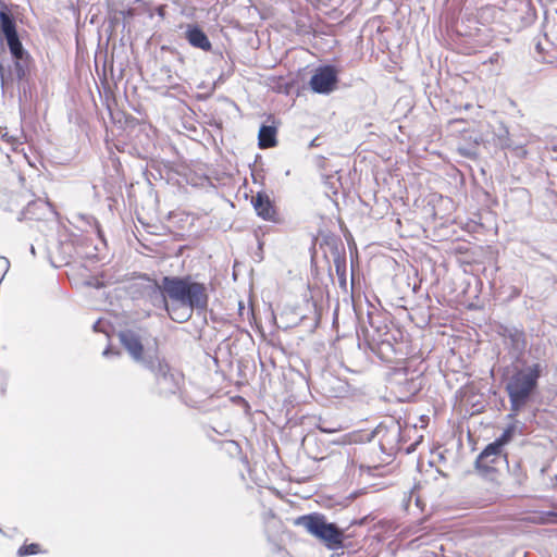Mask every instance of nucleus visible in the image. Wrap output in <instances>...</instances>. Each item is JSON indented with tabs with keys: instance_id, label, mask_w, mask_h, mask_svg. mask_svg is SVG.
<instances>
[{
	"instance_id": "obj_1",
	"label": "nucleus",
	"mask_w": 557,
	"mask_h": 557,
	"mask_svg": "<svg viewBox=\"0 0 557 557\" xmlns=\"http://www.w3.org/2000/svg\"><path fill=\"white\" fill-rule=\"evenodd\" d=\"M0 48H8L12 62L5 72L7 76H2V86L16 82L25 90L34 66V59L23 46L16 21L9 20L3 14L0 24Z\"/></svg>"
},
{
	"instance_id": "obj_8",
	"label": "nucleus",
	"mask_w": 557,
	"mask_h": 557,
	"mask_svg": "<svg viewBox=\"0 0 557 557\" xmlns=\"http://www.w3.org/2000/svg\"><path fill=\"white\" fill-rule=\"evenodd\" d=\"M117 336L121 345L128 352L132 360L143 368L146 367L147 359H153L159 355L157 350H145L140 335L133 330H121Z\"/></svg>"
},
{
	"instance_id": "obj_29",
	"label": "nucleus",
	"mask_w": 557,
	"mask_h": 557,
	"mask_svg": "<svg viewBox=\"0 0 557 557\" xmlns=\"http://www.w3.org/2000/svg\"><path fill=\"white\" fill-rule=\"evenodd\" d=\"M369 323H370V325H371L373 329H375L377 332H380V330H381V329H380V326L374 325V322H373V320H372V318H371V317H369Z\"/></svg>"
},
{
	"instance_id": "obj_13",
	"label": "nucleus",
	"mask_w": 557,
	"mask_h": 557,
	"mask_svg": "<svg viewBox=\"0 0 557 557\" xmlns=\"http://www.w3.org/2000/svg\"><path fill=\"white\" fill-rule=\"evenodd\" d=\"M184 35L185 39L191 47L206 52L211 51L212 44L208 35L198 24H187Z\"/></svg>"
},
{
	"instance_id": "obj_21",
	"label": "nucleus",
	"mask_w": 557,
	"mask_h": 557,
	"mask_svg": "<svg viewBox=\"0 0 557 557\" xmlns=\"http://www.w3.org/2000/svg\"><path fill=\"white\" fill-rule=\"evenodd\" d=\"M458 153L465 158L474 160L478 158V149L475 146H459L457 149Z\"/></svg>"
},
{
	"instance_id": "obj_35",
	"label": "nucleus",
	"mask_w": 557,
	"mask_h": 557,
	"mask_svg": "<svg viewBox=\"0 0 557 557\" xmlns=\"http://www.w3.org/2000/svg\"><path fill=\"white\" fill-rule=\"evenodd\" d=\"M396 431H397V434H399V432H400V426L399 425L396 428Z\"/></svg>"
},
{
	"instance_id": "obj_18",
	"label": "nucleus",
	"mask_w": 557,
	"mask_h": 557,
	"mask_svg": "<svg viewBox=\"0 0 557 557\" xmlns=\"http://www.w3.org/2000/svg\"><path fill=\"white\" fill-rule=\"evenodd\" d=\"M496 137L502 149H510L513 147L515 141L509 137V131L506 126L502 125L499 127Z\"/></svg>"
},
{
	"instance_id": "obj_24",
	"label": "nucleus",
	"mask_w": 557,
	"mask_h": 557,
	"mask_svg": "<svg viewBox=\"0 0 557 557\" xmlns=\"http://www.w3.org/2000/svg\"><path fill=\"white\" fill-rule=\"evenodd\" d=\"M509 150H512V151H513V153H515V156H516V157H518V158H520V159L525 158V157H527V154H528L527 149H525V148H524V146H523V145H521V144H516V143H515V144H513V147H511Z\"/></svg>"
},
{
	"instance_id": "obj_34",
	"label": "nucleus",
	"mask_w": 557,
	"mask_h": 557,
	"mask_svg": "<svg viewBox=\"0 0 557 557\" xmlns=\"http://www.w3.org/2000/svg\"><path fill=\"white\" fill-rule=\"evenodd\" d=\"M71 246H72L71 244H61L62 248H71Z\"/></svg>"
},
{
	"instance_id": "obj_32",
	"label": "nucleus",
	"mask_w": 557,
	"mask_h": 557,
	"mask_svg": "<svg viewBox=\"0 0 557 557\" xmlns=\"http://www.w3.org/2000/svg\"><path fill=\"white\" fill-rule=\"evenodd\" d=\"M29 250H30V253H32L33 256H35V255H36V249H35V247H34V245H30V249H29Z\"/></svg>"
},
{
	"instance_id": "obj_17",
	"label": "nucleus",
	"mask_w": 557,
	"mask_h": 557,
	"mask_svg": "<svg viewBox=\"0 0 557 557\" xmlns=\"http://www.w3.org/2000/svg\"><path fill=\"white\" fill-rule=\"evenodd\" d=\"M335 272L338 277V284L342 288H346V259L337 256L334 258Z\"/></svg>"
},
{
	"instance_id": "obj_37",
	"label": "nucleus",
	"mask_w": 557,
	"mask_h": 557,
	"mask_svg": "<svg viewBox=\"0 0 557 557\" xmlns=\"http://www.w3.org/2000/svg\"><path fill=\"white\" fill-rule=\"evenodd\" d=\"M0 533H3L2 529L0 528Z\"/></svg>"
},
{
	"instance_id": "obj_7",
	"label": "nucleus",
	"mask_w": 557,
	"mask_h": 557,
	"mask_svg": "<svg viewBox=\"0 0 557 557\" xmlns=\"http://www.w3.org/2000/svg\"><path fill=\"white\" fill-rule=\"evenodd\" d=\"M474 468L480 476L492 482L499 483L503 468H509L507 456L498 449H488V444L478 455L474 461Z\"/></svg>"
},
{
	"instance_id": "obj_27",
	"label": "nucleus",
	"mask_w": 557,
	"mask_h": 557,
	"mask_svg": "<svg viewBox=\"0 0 557 557\" xmlns=\"http://www.w3.org/2000/svg\"><path fill=\"white\" fill-rule=\"evenodd\" d=\"M379 347H380V349H382L383 347H386V348H388L389 350H393V349H394V348H393L392 343H391L388 339H382V341L380 342V344H379Z\"/></svg>"
},
{
	"instance_id": "obj_11",
	"label": "nucleus",
	"mask_w": 557,
	"mask_h": 557,
	"mask_svg": "<svg viewBox=\"0 0 557 557\" xmlns=\"http://www.w3.org/2000/svg\"><path fill=\"white\" fill-rule=\"evenodd\" d=\"M27 198L30 194L27 191H3L0 195V208L8 213H15L24 209Z\"/></svg>"
},
{
	"instance_id": "obj_22",
	"label": "nucleus",
	"mask_w": 557,
	"mask_h": 557,
	"mask_svg": "<svg viewBox=\"0 0 557 557\" xmlns=\"http://www.w3.org/2000/svg\"><path fill=\"white\" fill-rule=\"evenodd\" d=\"M508 471L511 473V475L515 479V482L519 485H521L525 479V474L522 472L520 463L516 462L512 468H507Z\"/></svg>"
},
{
	"instance_id": "obj_4",
	"label": "nucleus",
	"mask_w": 557,
	"mask_h": 557,
	"mask_svg": "<svg viewBox=\"0 0 557 557\" xmlns=\"http://www.w3.org/2000/svg\"><path fill=\"white\" fill-rule=\"evenodd\" d=\"M294 524L302 527L310 535L318 539L331 550L344 547L345 532L335 522H329L326 517L320 512H311L299 516Z\"/></svg>"
},
{
	"instance_id": "obj_25",
	"label": "nucleus",
	"mask_w": 557,
	"mask_h": 557,
	"mask_svg": "<svg viewBox=\"0 0 557 557\" xmlns=\"http://www.w3.org/2000/svg\"><path fill=\"white\" fill-rule=\"evenodd\" d=\"M334 382L338 385L337 388L333 389V392L335 393L334 396L335 397H338L342 393H345L347 391V385L346 383L335 379Z\"/></svg>"
},
{
	"instance_id": "obj_23",
	"label": "nucleus",
	"mask_w": 557,
	"mask_h": 557,
	"mask_svg": "<svg viewBox=\"0 0 557 557\" xmlns=\"http://www.w3.org/2000/svg\"><path fill=\"white\" fill-rule=\"evenodd\" d=\"M406 384L408 385V392H410L412 395L417 394L422 388V383L419 377L411 379L410 381H407Z\"/></svg>"
},
{
	"instance_id": "obj_10",
	"label": "nucleus",
	"mask_w": 557,
	"mask_h": 557,
	"mask_svg": "<svg viewBox=\"0 0 557 557\" xmlns=\"http://www.w3.org/2000/svg\"><path fill=\"white\" fill-rule=\"evenodd\" d=\"M50 205L49 202L38 198L34 199L33 195L30 198H27L24 209L18 211V215H16V221H32V220H44L50 213Z\"/></svg>"
},
{
	"instance_id": "obj_30",
	"label": "nucleus",
	"mask_w": 557,
	"mask_h": 557,
	"mask_svg": "<svg viewBox=\"0 0 557 557\" xmlns=\"http://www.w3.org/2000/svg\"><path fill=\"white\" fill-rule=\"evenodd\" d=\"M473 141H474V145H473V146H475V147H476V146L482 141V138H481V137H475V138L473 139Z\"/></svg>"
},
{
	"instance_id": "obj_28",
	"label": "nucleus",
	"mask_w": 557,
	"mask_h": 557,
	"mask_svg": "<svg viewBox=\"0 0 557 557\" xmlns=\"http://www.w3.org/2000/svg\"><path fill=\"white\" fill-rule=\"evenodd\" d=\"M100 323H101V320H98V321H96L94 323L92 329H94L95 332H99L100 331V329H99Z\"/></svg>"
},
{
	"instance_id": "obj_20",
	"label": "nucleus",
	"mask_w": 557,
	"mask_h": 557,
	"mask_svg": "<svg viewBox=\"0 0 557 557\" xmlns=\"http://www.w3.org/2000/svg\"><path fill=\"white\" fill-rule=\"evenodd\" d=\"M40 552V546L37 543L24 544L17 549L18 557L36 555Z\"/></svg>"
},
{
	"instance_id": "obj_2",
	"label": "nucleus",
	"mask_w": 557,
	"mask_h": 557,
	"mask_svg": "<svg viewBox=\"0 0 557 557\" xmlns=\"http://www.w3.org/2000/svg\"><path fill=\"white\" fill-rule=\"evenodd\" d=\"M546 370V366L542 362L525 364L522 368H513L510 376H508L505 391L509 397L510 410L512 413L508 418L517 414L534 396L539 389V380Z\"/></svg>"
},
{
	"instance_id": "obj_14",
	"label": "nucleus",
	"mask_w": 557,
	"mask_h": 557,
	"mask_svg": "<svg viewBox=\"0 0 557 557\" xmlns=\"http://www.w3.org/2000/svg\"><path fill=\"white\" fill-rule=\"evenodd\" d=\"M160 309L165 310L170 319L176 323L187 322L193 317L195 311L185 305L173 302L170 299H166V306L161 307Z\"/></svg>"
},
{
	"instance_id": "obj_5",
	"label": "nucleus",
	"mask_w": 557,
	"mask_h": 557,
	"mask_svg": "<svg viewBox=\"0 0 557 557\" xmlns=\"http://www.w3.org/2000/svg\"><path fill=\"white\" fill-rule=\"evenodd\" d=\"M144 369L153 375L154 391L159 396L168 398L181 391L183 375L164 357L158 355L153 359H147Z\"/></svg>"
},
{
	"instance_id": "obj_6",
	"label": "nucleus",
	"mask_w": 557,
	"mask_h": 557,
	"mask_svg": "<svg viewBox=\"0 0 557 557\" xmlns=\"http://www.w3.org/2000/svg\"><path fill=\"white\" fill-rule=\"evenodd\" d=\"M127 293L133 300H145L154 308L166 306L168 296L164 293L163 277L159 283L146 273L140 274L128 284Z\"/></svg>"
},
{
	"instance_id": "obj_9",
	"label": "nucleus",
	"mask_w": 557,
	"mask_h": 557,
	"mask_svg": "<svg viewBox=\"0 0 557 557\" xmlns=\"http://www.w3.org/2000/svg\"><path fill=\"white\" fill-rule=\"evenodd\" d=\"M338 83V70L335 65L325 64L319 66L309 81L311 90L319 95H329L336 89Z\"/></svg>"
},
{
	"instance_id": "obj_19",
	"label": "nucleus",
	"mask_w": 557,
	"mask_h": 557,
	"mask_svg": "<svg viewBox=\"0 0 557 557\" xmlns=\"http://www.w3.org/2000/svg\"><path fill=\"white\" fill-rule=\"evenodd\" d=\"M496 13V7L493 4H487L484 7H481L478 10V17L484 22H488L490 20H493Z\"/></svg>"
},
{
	"instance_id": "obj_3",
	"label": "nucleus",
	"mask_w": 557,
	"mask_h": 557,
	"mask_svg": "<svg viewBox=\"0 0 557 557\" xmlns=\"http://www.w3.org/2000/svg\"><path fill=\"white\" fill-rule=\"evenodd\" d=\"M164 293L173 302H180L203 313L209 307V288L203 282L196 281L191 275H164Z\"/></svg>"
},
{
	"instance_id": "obj_16",
	"label": "nucleus",
	"mask_w": 557,
	"mask_h": 557,
	"mask_svg": "<svg viewBox=\"0 0 557 557\" xmlns=\"http://www.w3.org/2000/svg\"><path fill=\"white\" fill-rule=\"evenodd\" d=\"M516 430L517 428L513 423L509 424L500 434V436H498L494 442L488 444V449H498L499 451L503 453L505 445H507L513 438Z\"/></svg>"
},
{
	"instance_id": "obj_33",
	"label": "nucleus",
	"mask_w": 557,
	"mask_h": 557,
	"mask_svg": "<svg viewBox=\"0 0 557 557\" xmlns=\"http://www.w3.org/2000/svg\"><path fill=\"white\" fill-rule=\"evenodd\" d=\"M2 76H7L4 70H0V79L2 81Z\"/></svg>"
},
{
	"instance_id": "obj_12",
	"label": "nucleus",
	"mask_w": 557,
	"mask_h": 557,
	"mask_svg": "<svg viewBox=\"0 0 557 557\" xmlns=\"http://www.w3.org/2000/svg\"><path fill=\"white\" fill-rule=\"evenodd\" d=\"M251 205L257 215L265 221H276V209L265 191H258L251 198Z\"/></svg>"
},
{
	"instance_id": "obj_36",
	"label": "nucleus",
	"mask_w": 557,
	"mask_h": 557,
	"mask_svg": "<svg viewBox=\"0 0 557 557\" xmlns=\"http://www.w3.org/2000/svg\"><path fill=\"white\" fill-rule=\"evenodd\" d=\"M0 70H4V66L2 65V63H0Z\"/></svg>"
},
{
	"instance_id": "obj_15",
	"label": "nucleus",
	"mask_w": 557,
	"mask_h": 557,
	"mask_svg": "<svg viewBox=\"0 0 557 557\" xmlns=\"http://www.w3.org/2000/svg\"><path fill=\"white\" fill-rule=\"evenodd\" d=\"M277 128L275 125L262 124L258 132V146L261 149L272 148L277 145Z\"/></svg>"
},
{
	"instance_id": "obj_26",
	"label": "nucleus",
	"mask_w": 557,
	"mask_h": 557,
	"mask_svg": "<svg viewBox=\"0 0 557 557\" xmlns=\"http://www.w3.org/2000/svg\"><path fill=\"white\" fill-rule=\"evenodd\" d=\"M113 355L119 356L120 352L119 351H114L111 346L106 347V349L102 351V356L103 357H110V356H113Z\"/></svg>"
},
{
	"instance_id": "obj_31",
	"label": "nucleus",
	"mask_w": 557,
	"mask_h": 557,
	"mask_svg": "<svg viewBox=\"0 0 557 557\" xmlns=\"http://www.w3.org/2000/svg\"><path fill=\"white\" fill-rule=\"evenodd\" d=\"M97 233H98V236L103 240L102 231L100 230L99 225H97Z\"/></svg>"
}]
</instances>
